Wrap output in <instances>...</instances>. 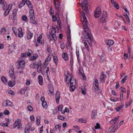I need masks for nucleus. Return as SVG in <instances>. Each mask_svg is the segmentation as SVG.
<instances>
[{"label":"nucleus","mask_w":133,"mask_h":133,"mask_svg":"<svg viewBox=\"0 0 133 133\" xmlns=\"http://www.w3.org/2000/svg\"><path fill=\"white\" fill-rule=\"evenodd\" d=\"M64 73L66 76V82L68 84L70 83V91L71 92H73L75 89L76 80L73 75L72 74H70L68 71H65Z\"/></svg>","instance_id":"1"},{"label":"nucleus","mask_w":133,"mask_h":133,"mask_svg":"<svg viewBox=\"0 0 133 133\" xmlns=\"http://www.w3.org/2000/svg\"><path fill=\"white\" fill-rule=\"evenodd\" d=\"M87 22H86V21H85L83 22V28L85 32L84 36L85 37H86L88 39V40L90 41L91 38V37H92V36L90 34V31L87 26ZM89 42H91L90 41H89Z\"/></svg>","instance_id":"2"},{"label":"nucleus","mask_w":133,"mask_h":133,"mask_svg":"<svg viewBox=\"0 0 133 133\" xmlns=\"http://www.w3.org/2000/svg\"><path fill=\"white\" fill-rule=\"evenodd\" d=\"M52 28L53 30L51 31L50 32L49 34L48 35V37L50 40L52 39L53 38L55 41H56L57 39V37L56 35V29H57L58 30V27L56 28L52 27Z\"/></svg>","instance_id":"3"},{"label":"nucleus","mask_w":133,"mask_h":133,"mask_svg":"<svg viewBox=\"0 0 133 133\" xmlns=\"http://www.w3.org/2000/svg\"><path fill=\"white\" fill-rule=\"evenodd\" d=\"M29 13L30 21V23L34 24H36V22L35 21L34 13L33 10V9H30V11L29 12Z\"/></svg>","instance_id":"4"},{"label":"nucleus","mask_w":133,"mask_h":133,"mask_svg":"<svg viewBox=\"0 0 133 133\" xmlns=\"http://www.w3.org/2000/svg\"><path fill=\"white\" fill-rule=\"evenodd\" d=\"M85 37V39H83L82 41V42L84 44L85 48H86L89 51V46L88 45L87 42H88L89 45H90L91 44L92 41V40L93 38L92 37H91V39H90V41L91 42H90V41L88 40V39L86 37Z\"/></svg>","instance_id":"5"},{"label":"nucleus","mask_w":133,"mask_h":133,"mask_svg":"<svg viewBox=\"0 0 133 133\" xmlns=\"http://www.w3.org/2000/svg\"><path fill=\"white\" fill-rule=\"evenodd\" d=\"M102 12L101 8L100 7H97L95 10L94 13V16L95 18H98L100 16Z\"/></svg>","instance_id":"6"},{"label":"nucleus","mask_w":133,"mask_h":133,"mask_svg":"<svg viewBox=\"0 0 133 133\" xmlns=\"http://www.w3.org/2000/svg\"><path fill=\"white\" fill-rule=\"evenodd\" d=\"M82 9L84 11H86L88 9V3L87 1V0H83L81 3Z\"/></svg>","instance_id":"7"},{"label":"nucleus","mask_w":133,"mask_h":133,"mask_svg":"<svg viewBox=\"0 0 133 133\" xmlns=\"http://www.w3.org/2000/svg\"><path fill=\"white\" fill-rule=\"evenodd\" d=\"M54 2L55 8L59 11L60 6V1L59 0H54Z\"/></svg>","instance_id":"8"},{"label":"nucleus","mask_w":133,"mask_h":133,"mask_svg":"<svg viewBox=\"0 0 133 133\" xmlns=\"http://www.w3.org/2000/svg\"><path fill=\"white\" fill-rule=\"evenodd\" d=\"M10 76L14 80L15 78V76L14 72V69L13 68H11L9 71Z\"/></svg>","instance_id":"9"},{"label":"nucleus","mask_w":133,"mask_h":133,"mask_svg":"<svg viewBox=\"0 0 133 133\" xmlns=\"http://www.w3.org/2000/svg\"><path fill=\"white\" fill-rule=\"evenodd\" d=\"M106 78V75L104 74L103 72H102L100 76V81L102 83H104L105 80Z\"/></svg>","instance_id":"10"},{"label":"nucleus","mask_w":133,"mask_h":133,"mask_svg":"<svg viewBox=\"0 0 133 133\" xmlns=\"http://www.w3.org/2000/svg\"><path fill=\"white\" fill-rule=\"evenodd\" d=\"M0 4L3 6V9L4 10H5L7 7V5L5 0H0Z\"/></svg>","instance_id":"11"},{"label":"nucleus","mask_w":133,"mask_h":133,"mask_svg":"<svg viewBox=\"0 0 133 133\" xmlns=\"http://www.w3.org/2000/svg\"><path fill=\"white\" fill-rule=\"evenodd\" d=\"M5 103V107L8 106L12 107L13 106V103L9 100H6L4 101L3 102V103Z\"/></svg>","instance_id":"12"},{"label":"nucleus","mask_w":133,"mask_h":133,"mask_svg":"<svg viewBox=\"0 0 133 133\" xmlns=\"http://www.w3.org/2000/svg\"><path fill=\"white\" fill-rule=\"evenodd\" d=\"M38 54L37 53L34 54L33 56H31L29 58V60L30 61L35 60L38 58Z\"/></svg>","instance_id":"13"},{"label":"nucleus","mask_w":133,"mask_h":133,"mask_svg":"<svg viewBox=\"0 0 133 133\" xmlns=\"http://www.w3.org/2000/svg\"><path fill=\"white\" fill-rule=\"evenodd\" d=\"M97 111L96 110L94 109L92 110L91 113V118L95 119L97 116Z\"/></svg>","instance_id":"14"},{"label":"nucleus","mask_w":133,"mask_h":133,"mask_svg":"<svg viewBox=\"0 0 133 133\" xmlns=\"http://www.w3.org/2000/svg\"><path fill=\"white\" fill-rule=\"evenodd\" d=\"M25 63L24 61L20 60L18 63L19 68H24L25 66Z\"/></svg>","instance_id":"15"},{"label":"nucleus","mask_w":133,"mask_h":133,"mask_svg":"<svg viewBox=\"0 0 133 133\" xmlns=\"http://www.w3.org/2000/svg\"><path fill=\"white\" fill-rule=\"evenodd\" d=\"M60 95L59 92V91H57L55 97L56 102L57 103H58L59 102Z\"/></svg>","instance_id":"16"},{"label":"nucleus","mask_w":133,"mask_h":133,"mask_svg":"<svg viewBox=\"0 0 133 133\" xmlns=\"http://www.w3.org/2000/svg\"><path fill=\"white\" fill-rule=\"evenodd\" d=\"M18 36L19 37H22L23 36V33L22 32V29L21 27L19 28L18 29Z\"/></svg>","instance_id":"17"},{"label":"nucleus","mask_w":133,"mask_h":133,"mask_svg":"<svg viewBox=\"0 0 133 133\" xmlns=\"http://www.w3.org/2000/svg\"><path fill=\"white\" fill-rule=\"evenodd\" d=\"M41 63H39L38 66L37 67V72L39 74H42V68L41 67Z\"/></svg>","instance_id":"18"},{"label":"nucleus","mask_w":133,"mask_h":133,"mask_svg":"<svg viewBox=\"0 0 133 133\" xmlns=\"http://www.w3.org/2000/svg\"><path fill=\"white\" fill-rule=\"evenodd\" d=\"M105 42L107 45H109V46L112 45L114 43V41L110 39L106 40Z\"/></svg>","instance_id":"19"},{"label":"nucleus","mask_w":133,"mask_h":133,"mask_svg":"<svg viewBox=\"0 0 133 133\" xmlns=\"http://www.w3.org/2000/svg\"><path fill=\"white\" fill-rule=\"evenodd\" d=\"M33 34L30 31H29L27 32V37L28 39H31L33 36Z\"/></svg>","instance_id":"20"},{"label":"nucleus","mask_w":133,"mask_h":133,"mask_svg":"<svg viewBox=\"0 0 133 133\" xmlns=\"http://www.w3.org/2000/svg\"><path fill=\"white\" fill-rule=\"evenodd\" d=\"M26 4L28 5V7L30 10V9H32L33 8L32 5L31 3V2L29 0H27L26 2Z\"/></svg>","instance_id":"21"},{"label":"nucleus","mask_w":133,"mask_h":133,"mask_svg":"<svg viewBox=\"0 0 133 133\" xmlns=\"http://www.w3.org/2000/svg\"><path fill=\"white\" fill-rule=\"evenodd\" d=\"M49 57V56H48V57L45 59V60L44 63L43 67H45V68L46 67H47V66H48V65L49 64L48 62L50 61V60H48Z\"/></svg>","instance_id":"22"},{"label":"nucleus","mask_w":133,"mask_h":133,"mask_svg":"<svg viewBox=\"0 0 133 133\" xmlns=\"http://www.w3.org/2000/svg\"><path fill=\"white\" fill-rule=\"evenodd\" d=\"M92 89L95 92L99 90V88L98 85H94V83L93 84V86L92 87Z\"/></svg>","instance_id":"23"},{"label":"nucleus","mask_w":133,"mask_h":133,"mask_svg":"<svg viewBox=\"0 0 133 133\" xmlns=\"http://www.w3.org/2000/svg\"><path fill=\"white\" fill-rule=\"evenodd\" d=\"M38 79L39 84L41 85H42L43 83L42 76L41 75L38 76Z\"/></svg>","instance_id":"24"},{"label":"nucleus","mask_w":133,"mask_h":133,"mask_svg":"<svg viewBox=\"0 0 133 133\" xmlns=\"http://www.w3.org/2000/svg\"><path fill=\"white\" fill-rule=\"evenodd\" d=\"M102 55L101 56L99 60L100 62H103L105 59V54H104L103 52H102Z\"/></svg>","instance_id":"25"},{"label":"nucleus","mask_w":133,"mask_h":133,"mask_svg":"<svg viewBox=\"0 0 133 133\" xmlns=\"http://www.w3.org/2000/svg\"><path fill=\"white\" fill-rule=\"evenodd\" d=\"M63 58L65 61H66L68 59V57L66 53H64L62 55Z\"/></svg>","instance_id":"26"},{"label":"nucleus","mask_w":133,"mask_h":133,"mask_svg":"<svg viewBox=\"0 0 133 133\" xmlns=\"http://www.w3.org/2000/svg\"><path fill=\"white\" fill-rule=\"evenodd\" d=\"M40 62H38V63H37L36 62L32 64H31L30 65V66L31 68H35L36 66H38V63H40Z\"/></svg>","instance_id":"27"},{"label":"nucleus","mask_w":133,"mask_h":133,"mask_svg":"<svg viewBox=\"0 0 133 133\" xmlns=\"http://www.w3.org/2000/svg\"><path fill=\"white\" fill-rule=\"evenodd\" d=\"M42 35H41L39 36V37H38L37 39V42H38V43H39L40 44L44 43V41H42L41 42V39H42Z\"/></svg>","instance_id":"28"},{"label":"nucleus","mask_w":133,"mask_h":133,"mask_svg":"<svg viewBox=\"0 0 133 133\" xmlns=\"http://www.w3.org/2000/svg\"><path fill=\"white\" fill-rule=\"evenodd\" d=\"M132 99L130 98L129 102H127L126 103L125 106V108H127L128 106H130L132 104Z\"/></svg>","instance_id":"29"},{"label":"nucleus","mask_w":133,"mask_h":133,"mask_svg":"<svg viewBox=\"0 0 133 133\" xmlns=\"http://www.w3.org/2000/svg\"><path fill=\"white\" fill-rule=\"evenodd\" d=\"M15 84V81H13V83L12 81H9L8 84L9 86L10 87H12Z\"/></svg>","instance_id":"30"},{"label":"nucleus","mask_w":133,"mask_h":133,"mask_svg":"<svg viewBox=\"0 0 133 133\" xmlns=\"http://www.w3.org/2000/svg\"><path fill=\"white\" fill-rule=\"evenodd\" d=\"M25 4V3L24 1H22L18 5V8H21L22 7L24 6Z\"/></svg>","instance_id":"31"},{"label":"nucleus","mask_w":133,"mask_h":133,"mask_svg":"<svg viewBox=\"0 0 133 133\" xmlns=\"http://www.w3.org/2000/svg\"><path fill=\"white\" fill-rule=\"evenodd\" d=\"M128 53L127 54V59H129L130 56V54H131V49L130 48V47H128Z\"/></svg>","instance_id":"32"},{"label":"nucleus","mask_w":133,"mask_h":133,"mask_svg":"<svg viewBox=\"0 0 133 133\" xmlns=\"http://www.w3.org/2000/svg\"><path fill=\"white\" fill-rule=\"evenodd\" d=\"M53 61L56 65H57L58 62V59L57 56H53Z\"/></svg>","instance_id":"33"},{"label":"nucleus","mask_w":133,"mask_h":133,"mask_svg":"<svg viewBox=\"0 0 133 133\" xmlns=\"http://www.w3.org/2000/svg\"><path fill=\"white\" fill-rule=\"evenodd\" d=\"M106 18L107 17L102 16V17L100 18L99 20L103 23H105L106 21Z\"/></svg>","instance_id":"34"},{"label":"nucleus","mask_w":133,"mask_h":133,"mask_svg":"<svg viewBox=\"0 0 133 133\" xmlns=\"http://www.w3.org/2000/svg\"><path fill=\"white\" fill-rule=\"evenodd\" d=\"M22 19L26 22L28 21V19L27 16L26 15H23L22 16Z\"/></svg>","instance_id":"35"},{"label":"nucleus","mask_w":133,"mask_h":133,"mask_svg":"<svg viewBox=\"0 0 133 133\" xmlns=\"http://www.w3.org/2000/svg\"><path fill=\"white\" fill-rule=\"evenodd\" d=\"M41 118L39 117H37L36 118V124L39 125L40 124Z\"/></svg>","instance_id":"36"},{"label":"nucleus","mask_w":133,"mask_h":133,"mask_svg":"<svg viewBox=\"0 0 133 133\" xmlns=\"http://www.w3.org/2000/svg\"><path fill=\"white\" fill-rule=\"evenodd\" d=\"M42 105L43 107L45 109H46L47 107V104L46 102H44L42 103Z\"/></svg>","instance_id":"37"},{"label":"nucleus","mask_w":133,"mask_h":133,"mask_svg":"<svg viewBox=\"0 0 133 133\" xmlns=\"http://www.w3.org/2000/svg\"><path fill=\"white\" fill-rule=\"evenodd\" d=\"M10 10L8 8L6 10L4 13V15L5 16H6L8 15L10 12Z\"/></svg>","instance_id":"38"},{"label":"nucleus","mask_w":133,"mask_h":133,"mask_svg":"<svg viewBox=\"0 0 133 133\" xmlns=\"http://www.w3.org/2000/svg\"><path fill=\"white\" fill-rule=\"evenodd\" d=\"M56 21H57V24L59 25V27L60 28H61L62 26L60 24L61 21L59 17H58L57 18V20Z\"/></svg>","instance_id":"39"},{"label":"nucleus","mask_w":133,"mask_h":133,"mask_svg":"<svg viewBox=\"0 0 133 133\" xmlns=\"http://www.w3.org/2000/svg\"><path fill=\"white\" fill-rule=\"evenodd\" d=\"M115 124L116 123L115 122L114 124H113L110 127L108 130V131L110 132L113 129L116 125Z\"/></svg>","instance_id":"40"},{"label":"nucleus","mask_w":133,"mask_h":133,"mask_svg":"<svg viewBox=\"0 0 133 133\" xmlns=\"http://www.w3.org/2000/svg\"><path fill=\"white\" fill-rule=\"evenodd\" d=\"M78 122L84 123H87L86 120L85 119H84L83 118L79 119L78 120Z\"/></svg>","instance_id":"41"},{"label":"nucleus","mask_w":133,"mask_h":133,"mask_svg":"<svg viewBox=\"0 0 133 133\" xmlns=\"http://www.w3.org/2000/svg\"><path fill=\"white\" fill-rule=\"evenodd\" d=\"M1 80L4 83H5L7 82V79L4 76L1 77Z\"/></svg>","instance_id":"42"},{"label":"nucleus","mask_w":133,"mask_h":133,"mask_svg":"<svg viewBox=\"0 0 133 133\" xmlns=\"http://www.w3.org/2000/svg\"><path fill=\"white\" fill-rule=\"evenodd\" d=\"M82 12L83 13L82 14V16L83 19V22H84L85 21H86V22H87V20L85 16V14L83 12Z\"/></svg>","instance_id":"43"},{"label":"nucleus","mask_w":133,"mask_h":133,"mask_svg":"<svg viewBox=\"0 0 133 133\" xmlns=\"http://www.w3.org/2000/svg\"><path fill=\"white\" fill-rule=\"evenodd\" d=\"M55 128L56 130L57 129L60 130L61 129V126L59 124H57L55 126Z\"/></svg>","instance_id":"44"},{"label":"nucleus","mask_w":133,"mask_h":133,"mask_svg":"<svg viewBox=\"0 0 133 133\" xmlns=\"http://www.w3.org/2000/svg\"><path fill=\"white\" fill-rule=\"evenodd\" d=\"M120 99L121 101H122L123 100V94L122 92L120 93Z\"/></svg>","instance_id":"45"},{"label":"nucleus","mask_w":133,"mask_h":133,"mask_svg":"<svg viewBox=\"0 0 133 133\" xmlns=\"http://www.w3.org/2000/svg\"><path fill=\"white\" fill-rule=\"evenodd\" d=\"M128 77V76L127 75H126L125 76L124 78L122 79L121 80V82H123V83H125V82L126 79H127V78Z\"/></svg>","instance_id":"46"},{"label":"nucleus","mask_w":133,"mask_h":133,"mask_svg":"<svg viewBox=\"0 0 133 133\" xmlns=\"http://www.w3.org/2000/svg\"><path fill=\"white\" fill-rule=\"evenodd\" d=\"M60 46L62 50L64 49L65 47L64 43H61L60 44Z\"/></svg>","instance_id":"47"},{"label":"nucleus","mask_w":133,"mask_h":133,"mask_svg":"<svg viewBox=\"0 0 133 133\" xmlns=\"http://www.w3.org/2000/svg\"><path fill=\"white\" fill-rule=\"evenodd\" d=\"M6 31V30L5 28H2L1 29V32L2 34H4Z\"/></svg>","instance_id":"48"},{"label":"nucleus","mask_w":133,"mask_h":133,"mask_svg":"<svg viewBox=\"0 0 133 133\" xmlns=\"http://www.w3.org/2000/svg\"><path fill=\"white\" fill-rule=\"evenodd\" d=\"M113 5L114 7L116 8L117 9H119V5L116 2L115 3H114V4Z\"/></svg>","instance_id":"49"},{"label":"nucleus","mask_w":133,"mask_h":133,"mask_svg":"<svg viewBox=\"0 0 133 133\" xmlns=\"http://www.w3.org/2000/svg\"><path fill=\"white\" fill-rule=\"evenodd\" d=\"M102 16L107 17V12L105 11H103L102 12Z\"/></svg>","instance_id":"50"},{"label":"nucleus","mask_w":133,"mask_h":133,"mask_svg":"<svg viewBox=\"0 0 133 133\" xmlns=\"http://www.w3.org/2000/svg\"><path fill=\"white\" fill-rule=\"evenodd\" d=\"M95 129H98L100 128V124L98 123H96V126L95 127Z\"/></svg>","instance_id":"51"},{"label":"nucleus","mask_w":133,"mask_h":133,"mask_svg":"<svg viewBox=\"0 0 133 133\" xmlns=\"http://www.w3.org/2000/svg\"><path fill=\"white\" fill-rule=\"evenodd\" d=\"M57 118H58L63 121L64 120V119L65 118L64 117L62 116L59 115L58 116V117H57Z\"/></svg>","instance_id":"52"},{"label":"nucleus","mask_w":133,"mask_h":133,"mask_svg":"<svg viewBox=\"0 0 133 133\" xmlns=\"http://www.w3.org/2000/svg\"><path fill=\"white\" fill-rule=\"evenodd\" d=\"M28 109L30 111H31L33 110V108L31 105L28 106Z\"/></svg>","instance_id":"53"},{"label":"nucleus","mask_w":133,"mask_h":133,"mask_svg":"<svg viewBox=\"0 0 133 133\" xmlns=\"http://www.w3.org/2000/svg\"><path fill=\"white\" fill-rule=\"evenodd\" d=\"M46 50L49 52H50L51 51V48L48 45L47 46Z\"/></svg>","instance_id":"54"},{"label":"nucleus","mask_w":133,"mask_h":133,"mask_svg":"<svg viewBox=\"0 0 133 133\" xmlns=\"http://www.w3.org/2000/svg\"><path fill=\"white\" fill-rule=\"evenodd\" d=\"M49 91L51 94H53L54 92V90L53 89V88L52 87H51L50 88Z\"/></svg>","instance_id":"55"},{"label":"nucleus","mask_w":133,"mask_h":133,"mask_svg":"<svg viewBox=\"0 0 133 133\" xmlns=\"http://www.w3.org/2000/svg\"><path fill=\"white\" fill-rule=\"evenodd\" d=\"M8 93L12 95H14L15 94V93L14 91L11 90H10L8 91Z\"/></svg>","instance_id":"56"},{"label":"nucleus","mask_w":133,"mask_h":133,"mask_svg":"<svg viewBox=\"0 0 133 133\" xmlns=\"http://www.w3.org/2000/svg\"><path fill=\"white\" fill-rule=\"evenodd\" d=\"M125 18L127 20L128 22V24L129 25H130V22L129 16H128L126 15V17Z\"/></svg>","instance_id":"57"},{"label":"nucleus","mask_w":133,"mask_h":133,"mask_svg":"<svg viewBox=\"0 0 133 133\" xmlns=\"http://www.w3.org/2000/svg\"><path fill=\"white\" fill-rule=\"evenodd\" d=\"M66 47L70 48L71 46L70 41H68L66 43Z\"/></svg>","instance_id":"58"},{"label":"nucleus","mask_w":133,"mask_h":133,"mask_svg":"<svg viewBox=\"0 0 133 133\" xmlns=\"http://www.w3.org/2000/svg\"><path fill=\"white\" fill-rule=\"evenodd\" d=\"M52 18L53 20V21L55 22L57 20V18L54 15H53L52 16Z\"/></svg>","instance_id":"59"},{"label":"nucleus","mask_w":133,"mask_h":133,"mask_svg":"<svg viewBox=\"0 0 133 133\" xmlns=\"http://www.w3.org/2000/svg\"><path fill=\"white\" fill-rule=\"evenodd\" d=\"M63 108V106L62 105H59L58 107V109L59 111H61L62 110Z\"/></svg>","instance_id":"60"},{"label":"nucleus","mask_w":133,"mask_h":133,"mask_svg":"<svg viewBox=\"0 0 133 133\" xmlns=\"http://www.w3.org/2000/svg\"><path fill=\"white\" fill-rule=\"evenodd\" d=\"M16 11L15 9H14L13 11V16H16Z\"/></svg>","instance_id":"61"},{"label":"nucleus","mask_w":133,"mask_h":133,"mask_svg":"<svg viewBox=\"0 0 133 133\" xmlns=\"http://www.w3.org/2000/svg\"><path fill=\"white\" fill-rule=\"evenodd\" d=\"M20 91L21 93H24L26 91L25 88H22L21 89Z\"/></svg>","instance_id":"62"},{"label":"nucleus","mask_w":133,"mask_h":133,"mask_svg":"<svg viewBox=\"0 0 133 133\" xmlns=\"http://www.w3.org/2000/svg\"><path fill=\"white\" fill-rule=\"evenodd\" d=\"M67 29L68 30V35H71V31L70 28V27L68 26L67 28Z\"/></svg>","instance_id":"63"},{"label":"nucleus","mask_w":133,"mask_h":133,"mask_svg":"<svg viewBox=\"0 0 133 133\" xmlns=\"http://www.w3.org/2000/svg\"><path fill=\"white\" fill-rule=\"evenodd\" d=\"M21 121L19 119H18L15 121V123H16L18 125L21 123Z\"/></svg>","instance_id":"64"}]
</instances>
